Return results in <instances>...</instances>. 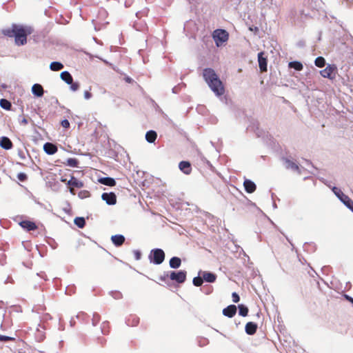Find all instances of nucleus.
<instances>
[{
	"label": "nucleus",
	"instance_id": "obj_34",
	"mask_svg": "<svg viewBox=\"0 0 353 353\" xmlns=\"http://www.w3.org/2000/svg\"><path fill=\"white\" fill-rule=\"evenodd\" d=\"M193 284L196 286V287H199L201 286L203 283V277H201V276H196V277H194L193 279Z\"/></svg>",
	"mask_w": 353,
	"mask_h": 353
},
{
	"label": "nucleus",
	"instance_id": "obj_9",
	"mask_svg": "<svg viewBox=\"0 0 353 353\" xmlns=\"http://www.w3.org/2000/svg\"><path fill=\"white\" fill-rule=\"evenodd\" d=\"M101 198L108 205H114L117 203V196L114 192H104L102 194Z\"/></svg>",
	"mask_w": 353,
	"mask_h": 353
},
{
	"label": "nucleus",
	"instance_id": "obj_42",
	"mask_svg": "<svg viewBox=\"0 0 353 353\" xmlns=\"http://www.w3.org/2000/svg\"><path fill=\"white\" fill-rule=\"evenodd\" d=\"M133 254L136 260H139L141 256V253L139 250H134Z\"/></svg>",
	"mask_w": 353,
	"mask_h": 353
},
{
	"label": "nucleus",
	"instance_id": "obj_5",
	"mask_svg": "<svg viewBox=\"0 0 353 353\" xmlns=\"http://www.w3.org/2000/svg\"><path fill=\"white\" fill-rule=\"evenodd\" d=\"M336 196L353 212V201L346 194H345L341 189L334 187L332 189Z\"/></svg>",
	"mask_w": 353,
	"mask_h": 353
},
{
	"label": "nucleus",
	"instance_id": "obj_6",
	"mask_svg": "<svg viewBox=\"0 0 353 353\" xmlns=\"http://www.w3.org/2000/svg\"><path fill=\"white\" fill-rule=\"evenodd\" d=\"M337 68L335 65H327V67L320 71L321 75L324 78L334 79L336 77Z\"/></svg>",
	"mask_w": 353,
	"mask_h": 353
},
{
	"label": "nucleus",
	"instance_id": "obj_17",
	"mask_svg": "<svg viewBox=\"0 0 353 353\" xmlns=\"http://www.w3.org/2000/svg\"><path fill=\"white\" fill-rule=\"evenodd\" d=\"M12 143L10 139L6 137L0 139V146L6 150H10L12 148Z\"/></svg>",
	"mask_w": 353,
	"mask_h": 353
},
{
	"label": "nucleus",
	"instance_id": "obj_33",
	"mask_svg": "<svg viewBox=\"0 0 353 353\" xmlns=\"http://www.w3.org/2000/svg\"><path fill=\"white\" fill-rule=\"evenodd\" d=\"M78 161L77 159H74V158H70L67 160V165L70 166V167H73V168H76L78 166Z\"/></svg>",
	"mask_w": 353,
	"mask_h": 353
},
{
	"label": "nucleus",
	"instance_id": "obj_11",
	"mask_svg": "<svg viewBox=\"0 0 353 353\" xmlns=\"http://www.w3.org/2000/svg\"><path fill=\"white\" fill-rule=\"evenodd\" d=\"M19 225H21V228H23V229L28 232L35 230L38 228L37 225L34 222L28 220L21 221L19 223Z\"/></svg>",
	"mask_w": 353,
	"mask_h": 353
},
{
	"label": "nucleus",
	"instance_id": "obj_10",
	"mask_svg": "<svg viewBox=\"0 0 353 353\" xmlns=\"http://www.w3.org/2000/svg\"><path fill=\"white\" fill-rule=\"evenodd\" d=\"M283 160L285 163V166L286 169H290L297 172L298 173H301L299 166L295 162L291 161L288 158H283Z\"/></svg>",
	"mask_w": 353,
	"mask_h": 353
},
{
	"label": "nucleus",
	"instance_id": "obj_14",
	"mask_svg": "<svg viewBox=\"0 0 353 353\" xmlns=\"http://www.w3.org/2000/svg\"><path fill=\"white\" fill-rule=\"evenodd\" d=\"M243 185L245 191L250 194L253 193L256 188L255 183L249 179H245L244 181Z\"/></svg>",
	"mask_w": 353,
	"mask_h": 353
},
{
	"label": "nucleus",
	"instance_id": "obj_28",
	"mask_svg": "<svg viewBox=\"0 0 353 353\" xmlns=\"http://www.w3.org/2000/svg\"><path fill=\"white\" fill-rule=\"evenodd\" d=\"M289 67L294 68L296 70L300 71L303 69V65L299 61H292L289 63Z\"/></svg>",
	"mask_w": 353,
	"mask_h": 353
},
{
	"label": "nucleus",
	"instance_id": "obj_23",
	"mask_svg": "<svg viewBox=\"0 0 353 353\" xmlns=\"http://www.w3.org/2000/svg\"><path fill=\"white\" fill-rule=\"evenodd\" d=\"M100 183L108 185V186H114L116 184L115 180L111 177H103L99 180Z\"/></svg>",
	"mask_w": 353,
	"mask_h": 353
},
{
	"label": "nucleus",
	"instance_id": "obj_39",
	"mask_svg": "<svg viewBox=\"0 0 353 353\" xmlns=\"http://www.w3.org/2000/svg\"><path fill=\"white\" fill-rule=\"evenodd\" d=\"M61 125L63 128L68 129L70 128V122L68 119H63L61 122Z\"/></svg>",
	"mask_w": 353,
	"mask_h": 353
},
{
	"label": "nucleus",
	"instance_id": "obj_41",
	"mask_svg": "<svg viewBox=\"0 0 353 353\" xmlns=\"http://www.w3.org/2000/svg\"><path fill=\"white\" fill-rule=\"evenodd\" d=\"M91 88H90L89 90H85L84 92V97L85 99H90L92 97V93L90 92Z\"/></svg>",
	"mask_w": 353,
	"mask_h": 353
},
{
	"label": "nucleus",
	"instance_id": "obj_49",
	"mask_svg": "<svg viewBox=\"0 0 353 353\" xmlns=\"http://www.w3.org/2000/svg\"><path fill=\"white\" fill-rule=\"evenodd\" d=\"M60 180L61 182H63V183H65L67 181V179L63 177H61Z\"/></svg>",
	"mask_w": 353,
	"mask_h": 353
},
{
	"label": "nucleus",
	"instance_id": "obj_48",
	"mask_svg": "<svg viewBox=\"0 0 353 353\" xmlns=\"http://www.w3.org/2000/svg\"><path fill=\"white\" fill-rule=\"evenodd\" d=\"M101 14L103 15L104 17H106L108 15L107 12L105 10L101 12Z\"/></svg>",
	"mask_w": 353,
	"mask_h": 353
},
{
	"label": "nucleus",
	"instance_id": "obj_40",
	"mask_svg": "<svg viewBox=\"0 0 353 353\" xmlns=\"http://www.w3.org/2000/svg\"><path fill=\"white\" fill-rule=\"evenodd\" d=\"M232 301L234 303H238L240 301V297L236 292H233L232 294Z\"/></svg>",
	"mask_w": 353,
	"mask_h": 353
},
{
	"label": "nucleus",
	"instance_id": "obj_3",
	"mask_svg": "<svg viewBox=\"0 0 353 353\" xmlns=\"http://www.w3.org/2000/svg\"><path fill=\"white\" fill-rule=\"evenodd\" d=\"M212 38L214 40L216 46L219 47L228 40L229 34L225 30L216 29L212 32Z\"/></svg>",
	"mask_w": 353,
	"mask_h": 353
},
{
	"label": "nucleus",
	"instance_id": "obj_32",
	"mask_svg": "<svg viewBox=\"0 0 353 353\" xmlns=\"http://www.w3.org/2000/svg\"><path fill=\"white\" fill-rule=\"evenodd\" d=\"M78 196L81 199H86L90 196V192L88 190H81L78 193Z\"/></svg>",
	"mask_w": 353,
	"mask_h": 353
},
{
	"label": "nucleus",
	"instance_id": "obj_27",
	"mask_svg": "<svg viewBox=\"0 0 353 353\" xmlns=\"http://www.w3.org/2000/svg\"><path fill=\"white\" fill-rule=\"evenodd\" d=\"M72 187L77 188H81L84 186V183L78 180L75 176H72Z\"/></svg>",
	"mask_w": 353,
	"mask_h": 353
},
{
	"label": "nucleus",
	"instance_id": "obj_12",
	"mask_svg": "<svg viewBox=\"0 0 353 353\" xmlns=\"http://www.w3.org/2000/svg\"><path fill=\"white\" fill-rule=\"evenodd\" d=\"M236 313V307L234 305H230L223 310L224 316L229 318L233 317Z\"/></svg>",
	"mask_w": 353,
	"mask_h": 353
},
{
	"label": "nucleus",
	"instance_id": "obj_29",
	"mask_svg": "<svg viewBox=\"0 0 353 353\" xmlns=\"http://www.w3.org/2000/svg\"><path fill=\"white\" fill-rule=\"evenodd\" d=\"M0 105L1 108H3L5 110H10L11 108V103L8 101L7 99H2L0 100Z\"/></svg>",
	"mask_w": 353,
	"mask_h": 353
},
{
	"label": "nucleus",
	"instance_id": "obj_35",
	"mask_svg": "<svg viewBox=\"0 0 353 353\" xmlns=\"http://www.w3.org/2000/svg\"><path fill=\"white\" fill-rule=\"evenodd\" d=\"M100 316L97 313H94L92 319V323L93 325H96L100 321Z\"/></svg>",
	"mask_w": 353,
	"mask_h": 353
},
{
	"label": "nucleus",
	"instance_id": "obj_51",
	"mask_svg": "<svg viewBox=\"0 0 353 353\" xmlns=\"http://www.w3.org/2000/svg\"><path fill=\"white\" fill-rule=\"evenodd\" d=\"M161 279L162 281H165V276H164V277H161Z\"/></svg>",
	"mask_w": 353,
	"mask_h": 353
},
{
	"label": "nucleus",
	"instance_id": "obj_8",
	"mask_svg": "<svg viewBox=\"0 0 353 353\" xmlns=\"http://www.w3.org/2000/svg\"><path fill=\"white\" fill-rule=\"evenodd\" d=\"M265 52H260L258 54V62H259V66L260 71L261 72H264L267 71V57H264Z\"/></svg>",
	"mask_w": 353,
	"mask_h": 353
},
{
	"label": "nucleus",
	"instance_id": "obj_1",
	"mask_svg": "<svg viewBox=\"0 0 353 353\" xmlns=\"http://www.w3.org/2000/svg\"><path fill=\"white\" fill-rule=\"evenodd\" d=\"M33 32L30 26L12 24L10 28L2 30V34L8 37H14L15 44L23 46L27 43V36Z\"/></svg>",
	"mask_w": 353,
	"mask_h": 353
},
{
	"label": "nucleus",
	"instance_id": "obj_30",
	"mask_svg": "<svg viewBox=\"0 0 353 353\" xmlns=\"http://www.w3.org/2000/svg\"><path fill=\"white\" fill-rule=\"evenodd\" d=\"M316 66L323 68L325 65V60L323 57H318L314 61Z\"/></svg>",
	"mask_w": 353,
	"mask_h": 353
},
{
	"label": "nucleus",
	"instance_id": "obj_25",
	"mask_svg": "<svg viewBox=\"0 0 353 353\" xmlns=\"http://www.w3.org/2000/svg\"><path fill=\"white\" fill-rule=\"evenodd\" d=\"M63 65L57 61L52 62L50 65V68L52 71H59L63 68Z\"/></svg>",
	"mask_w": 353,
	"mask_h": 353
},
{
	"label": "nucleus",
	"instance_id": "obj_52",
	"mask_svg": "<svg viewBox=\"0 0 353 353\" xmlns=\"http://www.w3.org/2000/svg\"><path fill=\"white\" fill-rule=\"evenodd\" d=\"M351 302L353 303V299H351Z\"/></svg>",
	"mask_w": 353,
	"mask_h": 353
},
{
	"label": "nucleus",
	"instance_id": "obj_18",
	"mask_svg": "<svg viewBox=\"0 0 353 353\" xmlns=\"http://www.w3.org/2000/svg\"><path fill=\"white\" fill-rule=\"evenodd\" d=\"M32 92L35 96H37L38 97H42L43 95V92H44L43 88L41 86V85L38 84V83H35L32 85Z\"/></svg>",
	"mask_w": 353,
	"mask_h": 353
},
{
	"label": "nucleus",
	"instance_id": "obj_36",
	"mask_svg": "<svg viewBox=\"0 0 353 353\" xmlns=\"http://www.w3.org/2000/svg\"><path fill=\"white\" fill-rule=\"evenodd\" d=\"M69 85H70V89L72 91H77L80 87L79 83L78 82H73V80L72 81V83H69Z\"/></svg>",
	"mask_w": 353,
	"mask_h": 353
},
{
	"label": "nucleus",
	"instance_id": "obj_47",
	"mask_svg": "<svg viewBox=\"0 0 353 353\" xmlns=\"http://www.w3.org/2000/svg\"><path fill=\"white\" fill-rule=\"evenodd\" d=\"M125 81H126L127 83H132V81H133L132 79V78H130V77H126L125 78Z\"/></svg>",
	"mask_w": 353,
	"mask_h": 353
},
{
	"label": "nucleus",
	"instance_id": "obj_38",
	"mask_svg": "<svg viewBox=\"0 0 353 353\" xmlns=\"http://www.w3.org/2000/svg\"><path fill=\"white\" fill-rule=\"evenodd\" d=\"M17 178L20 181H25L27 180V174L23 172H20L17 174Z\"/></svg>",
	"mask_w": 353,
	"mask_h": 353
},
{
	"label": "nucleus",
	"instance_id": "obj_13",
	"mask_svg": "<svg viewBox=\"0 0 353 353\" xmlns=\"http://www.w3.org/2000/svg\"><path fill=\"white\" fill-rule=\"evenodd\" d=\"M179 169L185 174H189L192 172L191 164L189 161H183L179 163Z\"/></svg>",
	"mask_w": 353,
	"mask_h": 353
},
{
	"label": "nucleus",
	"instance_id": "obj_15",
	"mask_svg": "<svg viewBox=\"0 0 353 353\" xmlns=\"http://www.w3.org/2000/svg\"><path fill=\"white\" fill-rule=\"evenodd\" d=\"M43 150L48 154L50 155L55 154L58 150L57 147L54 144L49 142L44 144Z\"/></svg>",
	"mask_w": 353,
	"mask_h": 353
},
{
	"label": "nucleus",
	"instance_id": "obj_22",
	"mask_svg": "<svg viewBox=\"0 0 353 353\" xmlns=\"http://www.w3.org/2000/svg\"><path fill=\"white\" fill-rule=\"evenodd\" d=\"M60 77L67 84L72 83V81L73 80L72 75L68 71L62 72L60 74Z\"/></svg>",
	"mask_w": 353,
	"mask_h": 353
},
{
	"label": "nucleus",
	"instance_id": "obj_21",
	"mask_svg": "<svg viewBox=\"0 0 353 353\" xmlns=\"http://www.w3.org/2000/svg\"><path fill=\"white\" fill-rule=\"evenodd\" d=\"M157 134L154 130L148 131L145 134V139L149 143H154L157 139Z\"/></svg>",
	"mask_w": 353,
	"mask_h": 353
},
{
	"label": "nucleus",
	"instance_id": "obj_46",
	"mask_svg": "<svg viewBox=\"0 0 353 353\" xmlns=\"http://www.w3.org/2000/svg\"><path fill=\"white\" fill-rule=\"evenodd\" d=\"M69 191H70L71 194H72V195H75L76 194V191L74 190V187L69 188Z\"/></svg>",
	"mask_w": 353,
	"mask_h": 353
},
{
	"label": "nucleus",
	"instance_id": "obj_37",
	"mask_svg": "<svg viewBox=\"0 0 353 353\" xmlns=\"http://www.w3.org/2000/svg\"><path fill=\"white\" fill-rule=\"evenodd\" d=\"M14 340H15V339L13 337L3 336V335L0 334V341L6 342V341H13Z\"/></svg>",
	"mask_w": 353,
	"mask_h": 353
},
{
	"label": "nucleus",
	"instance_id": "obj_50",
	"mask_svg": "<svg viewBox=\"0 0 353 353\" xmlns=\"http://www.w3.org/2000/svg\"><path fill=\"white\" fill-rule=\"evenodd\" d=\"M22 123H24V124H27L28 121H27V120L26 119H23Z\"/></svg>",
	"mask_w": 353,
	"mask_h": 353
},
{
	"label": "nucleus",
	"instance_id": "obj_2",
	"mask_svg": "<svg viewBox=\"0 0 353 353\" xmlns=\"http://www.w3.org/2000/svg\"><path fill=\"white\" fill-rule=\"evenodd\" d=\"M203 77L216 95L221 96L225 93L224 85L213 69L205 68L203 70Z\"/></svg>",
	"mask_w": 353,
	"mask_h": 353
},
{
	"label": "nucleus",
	"instance_id": "obj_24",
	"mask_svg": "<svg viewBox=\"0 0 353 353\" xmlns=\"http://www.w3.org/2000/svg\"><path fill=\"white\" fill-rule=\"evenodd\" d=\"M181 264V259L179 258V257H176V256H174L172 258H171V259L170 260V266L172 268H178L180 267Z\"/></svg>",
	"mask_w": 353,
	"mask_h": 353
},
{
	"label": "nucleus",
	"instance_id": "obj_7",
	"mask_svg": "<svg viewBox=\"0 0 353 353\" xmlns=\"http://www.w3.org/2000/svg\"><path fill=\"white\" fill-rule=\"evenodd\" d=\"M172 281H175L178 283H183L186 279V272L180 270L178 272L172 271L170 275H167Z\"/></svg>",
	"mask_w": 353,
	"mask_h": 353
},
{
	"label": "nucleus",
	"instance_id": "obj_19",
	"mask_svg": "<svg viewBox=\"0 0 353 353\" xmlns=\"http://www.w3.org/2000/svg\"><path fill=\"white\" fill-rule=\"evenodd\" d=\"M111 240L116 246H121L125 241V237L121 234H117L112 236Z\"/></svg>",
	"mask_w": 353,
	"mask_h": 353
},
{
	"label": "nucleus",
	"instance_id": "obj_31",
	"mask_svg": "<svg viewBox=\"0 0 353 353\" xmlns=\"http://www.w3.org/2000/svg\"><path fill=\"white\" fill-rule=\"evenodd\" d=\"M238 307H239V315H241L242 316H248V308L245 305L241 304V305H239Z\"/></svg>",
	"mask_w": 353,
	"mask_h": 353
},
{
	"label": "nucleus",
	"instance_id": "obj_44",
	"mask_svg": "<svg viewBox=\"0 0 353 353\" xmlns=\"http://www.w3.org/2000/svg\"><path fill=\"white\" fill-rule=\"evenodd\" d=\"M108 325H109L108 323H106V322L103 323L102 332L104 334H108V332H109L108 330H107V331L105 330V327L107 326L108 327Z\"/></svg>",
	"mask_w": 353,
	"mask_h": 353
},
{
	"label": "nucleus",
	"instance_id": "obj_43",
	"mask_svg": "<svg viewBox=\"0 0 353 353\" xmlns=\"http://www.w3.org/2000/svg\"><path fill=\"white\" fill-rule=\"evenodd\" d=\"M139 322V319L138 318H137V317H134L132 319V322L131 323V325L132 326H136V325H138Z\"/></svg>",
	"mask_w": 353,
	"mask_h": 353
},
{
	"label": "nucleus",
	"instance_id": "obj_16",
	"mask_svg": "<svg viewBox=\"0 0 353 353\" xmlns=\"http://www.w3.org/2000/svg\"><path fill=\"white\" fill-rule=\"evenodd\" d=\"M257 325L253 322H248L245 327V332L249 335H253L257 330Z\"/></svg>",
	"mask_w": 353,
	"mask_h": 353
},
{
	"label": "nucleus",
	"instance_id": "obj_20",
	"mask_svg": "<svg viewBox=\"0 0 353 353\" xmlns=\"http://www.w3.org/2000/svg\"><path fill=\"white\" fill-rule=\"evenodd\" d=\"M203 279L208 283H213L216 281V274L212 272H204L202 275Z\"/></svg>",
	"mask_w": 353,
	"mask_h": 353
},
{
	"label": "nucleus",
	"instance_id": "obj_26",
	"mask_svg": "<svg viewBox=\"0 0 353 353\" xmlns=\"http://www.w3.org/2000/svg\"><path fill=\"white\" fill-rule=\"evenodd\" d=\"M74 222L76 225H77L79 228H84L85 225V221L83 217H76L74 220Z\"/></svg>",
	"mask_w": 353,
	"mask_h": 353
},
{
	"label": "nucleus",
	"instance_id": "obj_45",
	"mask_svg": "<svg viewBox=\"0 0 353 353\" xmlns=\"http://www.w3.org/2000/svg\"><path fill=\"white\" fill-rule=\"evenodd\" d=\"M67 186L69 188L70 187H72V176H70V180H67V181L65 182Z\"/></svg>",
	"mask_w": 353,
	"mask_h": 353
},
{
	"label": "nucleus",
	"instance_id": "obj_4",
	"mask_svg": "<svg viewBox=\"0 0 353 353\" xmlns=\"http://www.w3.org/2000/svg\"><path fill=\"white\" fill-rule=\"evenodd\" d=\"M150 262L159 265L162 263L165 259V252L160 248H155L151 250L149 255Z\"/></svg>",
	"mask_w": 353,
	"mask_h": 353
}]
</instances>
